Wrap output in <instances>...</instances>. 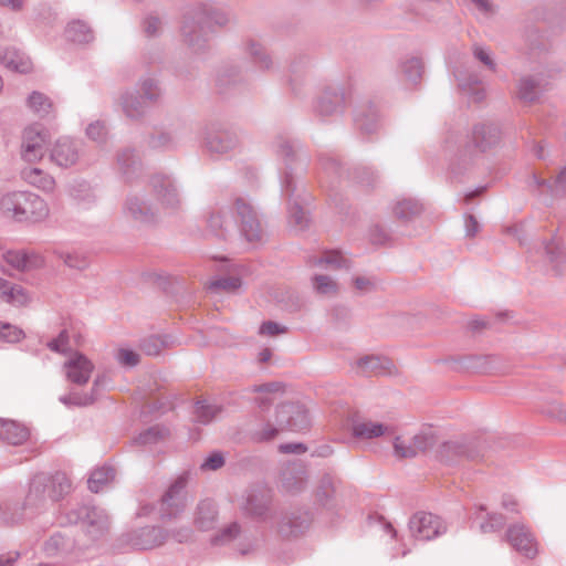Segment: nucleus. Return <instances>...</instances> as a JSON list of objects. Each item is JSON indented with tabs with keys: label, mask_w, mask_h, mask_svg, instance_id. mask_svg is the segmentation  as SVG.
<instances>
[{
	"label": "nucleus",
	"mask_w": 566,
	"mask_h": 566,
	"mask_svg": "<svg viewBox=\"0 0 566 566\" xmlns=\"http://www.w3.org/2000/svg\"><path fill=\"white\" fill-rule=\"evenodd\" d=\"M230 21L231 14L226 10L199 6L184 17L180 29L182 40L192 52H202L216 28H223Z\"/></svg>",
	"instance_id": "1"
},
{
	"label": "nucleus",
	"mask_w": 566,
	"mask_h": 566,
	"mask_svg": "<svg viewBox=\"0 0 566 566\" xmlns=\"http://www.w3.org/2000/svg\"><path fill=\"white\" fill-rule=\"evenodd\" d=\"M0 211L18 222L36 223L44 221L50 209L44 199L30 191H12L0 199Z\"/></svg>",
	"instance_id": "2"
},
{
	"label": "nucleus",
	"mask_w": 566,
	"mask_h": 566,
	"mask_svg": "<svg viewBox=\"0 0 566 566\" xmlns=\"http://www.w3.org/2000/svg\"><path fill=\"white\" fill-rule=\"evenodd\" d=\"M500 129L493 124H476L473 126L461 160L468 164L473 159L474 154L484 153L495 146L500 140Z\"/></svg>",
	"instance_id": "3"
},
{
	"label": "nucleus",
	"mask_w": 566,
	"mask_h": 566,
	"mask_svg": "<svg viewBox=\"0 0 566 566\" xmlns=\"http://www.w3.org/2000/svg\"><path fill=\"white\" fill-rule=\"evenodd\" d=\"M151 189L156 196L159 209L165 212H176L182 206V197L177 182L167 175H155L150 179Z\"/></svg>",
	"instance_id": "4"
},
{
	"label": "nucleus",
	"mask_w": 566,
	"mask_h": 566,
	"mask_svg": "<svg viewBox=\"0 0 566 566\" xmlns=\"http://www.w3.org/2000/svg\"><path fill=\"white\" fill-rule=\"evenodd\" d=\"M234 209L240 219L241 235L252 247L260 244L263 241L264 233L252 205L245 198L238 197L234 200Z\"/></svg>",
	"instance_id": "5"
},
{
	"label": "nucleus",
	"mask_w": 566,
	"mask_h": 566,
	"mask_svg": "<svg viewBox=\"0 0 566 566\" xmlns=\"http://www.w3.org/2000/svg\"><path fill=\"white\" fill-rule=\"evenodd\" d=\"M187 478L178 476L163 494L160 499V517L171 520L179 516L187 507L188 495L186 491Z\"/></svg>",
	"instance_id": "6"
},
{
	"label": "nucleus",
	"mask_w": 566,
	"mask_h": 566,
	"mask_svg": "<svg viewBox=\"0 0 566 566\" xmlns=\"http://www.w3.org/2000/svg\"><path fill=\"white\" fill-rule=\"evenodd\" d=\"M46 130L42 125L33 124L24 128L20 147L21 158L30 164L40 161L45 151Z\"/></svg>",
	"instance_id": "7"
},
{
	"label": "nucleus",
	"mask_w": 566,
	"mask_h": 566,
	"mask_svg": "<svg viewBox=\"0 0 566 566\" xmlns=\"http://www.w3.org/2000/svg\"><path fill=\"white\" fill-rule=\"evenodd\" d=\"M276 424L282 430L304 431L311 426V419L307 410L300 403L280 405L275 413Z\"/></svg>",
	"instance_id": "8"
},
{
	"label": "nucleus",
	"mask_w": 566,
	"mask_h": 566,
	"mask_svg": "<svg viewBox=\"0 0 566 566\" xmlns=\"http://www.w3.org/2000/svg\"><path fill=\"white\" fill-rule=\"evenodd\" d=\"M409 531L415 539L430 541L446 532V527L437 515L417 512L409 520Z\"/></svg>",
	"instance_id": "9"
},
{
	"label": "nucleus",
	"mask_w": 566,
	"mask_h": 566,
	"mask_svg": "<svg viewBox=\"0 0 566 566\" xmlns=\"http://www.w3.org/2000/svg\"><path fill=\"white\" fill-rule=\"evenodd\" d=\"M208 235L228 241L234 233L232 209L230 207L217 206L211 209L207 218Z\"/></svg>",
	"instance_id": "10"
},
{
	"label": "nucleus",
	"mask_w": 566,
	"mask_h": 566,
	"mask_svg": "<svg viewBox=\"0 0 566 566\" xmlns=\"http://www.w3.org/2000/svg\"><path fill=\"white\" fill-rule=\"evenodd\" d=\"M272 495L270 490L264 488H252L247 491L240 504L241 512L254 520H265L270 510Z\"/></svg>",
	"instance_id": "11"
},
{
	"label": "nucleus",
	"mask_w": 566,
	"mask_h": 566,
	"mask_svg": "<svg viewBox=\"0 0 566 566\" xmlns=\"http://www.w3.org/2000/svg\"><path fill=\"white\" fill-rule=\"evenodd\" d=\"M281 187L282 192L289 199L287 220L290 227H292L295 231L305 230L308 227L310 218L297 201H291L292 197H294L296 192V186L294 184L293 176L289 170L285 171Z\"/></svg>",
	"instance_id": "12"
},
{
	"label": "nucleus",
	"mask_w": 566,
	"mask_h": 566,
	"mask_svg": "<svg viewBox=\"0 0 566 566\" xmlns=\"http://www.w3.org/2000/svg\"><path fill=\"white\" fill-rule=\"evenodd\" d=\"M124 211L128 218L140 224L153 223L158 214V208L154 207L142 192L127 196Z\"/></svg>",
	"instance_id": "13"
},
{
	"label": "nucleus",
	"mask_w": 566,
	"mask_h": 566,
	"mask_svg": "<svg viewBox=\"0 0 566 566\" xmlns=\"http://www.w3.org/2000/svg\"><path fill=\"white\" fill-rule=\"evenodd\" d=\"M48 481L45 472H39L34 474L29 483L28 492L22 504V511H30L31 513H38L46 507L48 501V489L45 482Z\"/></svg>",
	"instance_id": "14"
},
{
	"label": "nucleus",
	"mask_w": 566,
	"mask_h": 566,
	"mask_svg": "<svg viewBox=\"0 0 566 566\" xmlns=\"http://www.w3.org/2000/svg\"><path fill=\"white\" fill-rule=\"evenodd\" d=\"M66 379L76 385H85L95 368L92 360L80 352H71L63 365Z\"/></svg>",
	"instance_id": "15"
},
{
	"label": "nucleus",
	"mask_w": 566,
	"mask_h": 566,
	"mask_svg": "<svg viewBox=\"0 0 566 566\" xmlns=\"http://www.w3.org/2000/svg\"><path fill=\"white\" fill-rule=\"evenodd\" d=\"M205 144L209 153L223 155L238 147L239 136L232 129L211 127L206 134Z\"/></svg>",
	"instance_id": "16"
},
{
	"label": "nucleus",
	"mask_w": 566,
	"mask_h": 566,
	"mask_svg": "<svg viewBox=\"0 0 566 566\" xmlns=\"http://www.w3.org/2000/svg\"><path fill=\"white\" fill-rule=\"evenodd\" d=\"M169 541L167 530L160 526H145L134 531L128 538V543L138 549H153L164 545Z\"/></svg>",
	"instance_id": "17"
},
{
	"label": "nucleus",
	"mask_w": 566,
	"mask_h": 566,
	"mask_svg": "<svg viewBox=\"0 0 566 566\" xmlns=\"http://www.w3.org/2000/svg\"><path fill=\"white\" fill-rule=\"evenodd\" d=\"M506 541L510 545L527 558H534L537 555V543L523 524H516L509 527L506 532Z\"/></svg>",
	"instance_id": "18"
},
{
	"label": "nucleus",
	"mask_w": 566,
	"mask_h": 566,
	"mask_svg": "<svg viewBox=\"0 0 566 566\" xmlns=\"http://www.w3.org/2000/svg\"><path fill=\"white\" fill-rule=\"evenodd\" d=\"M3 260L18 271H32L44 265V258L35 251L8 250L2 253Z\"/></svg>",
	"instance_id": "19"
},
{
	"label": "nucleus",
	"mask_w": 566,
	"mask_h": 566,
	"mask_svg": "<svg viewBox=\"0 0 566 566\" xmlns=\"http://www.w3.org/2000/svg\"><path fill=\"white\" fill-rule=\"evenodd\" d=\"M80 158V144L69 137L59 138L51 149V159L60 167H70Z\"/></svg>",
	"instance_id": "20"
},
{
	"label": "nucleus",
	"mask_w": 566,
	"mask_h": 566,
	"mask_svg": "<svg viewBox=\"0 0 566 566\" xmlns=\"http://www.w3.org/2000/svg\"><path fill=\"white\" fill-rule=\"evenodd\" d=\"M311 521L307 512L285 514L279 523V533L286 538L297 537L308 530Z\"/></svg>",
	"instance_id": "21"
},
{
	"label": "nucleus",
	"mask_w": 566,
	"mask_h": 566,
	"mask_svg": "<svg viewBox=\"0 0 566 566\" xmlns=\"http://www.w3.org/2000/svg\"><path fill=\"white\" fill-rule=\"evenodd\" d=\"M218 521V510L211 500H201L193 510L192 524L199 532H208L214 528Z\"/></svg>",
	"instance_id": "22"
},
{
	"label": "nucleus",
	"mask_w": 566,
	"mask_h": 566,
	"mask_svg": "<svg viewBox=\"0 0 566 566\" xmlns=\"http://www.w3.org/2000/svg\"><path fill=\"white\" fill-rule=\"evenodd\" d=\"M352 433L357 439L370 440L392 433V427L371 419H357L352 423Z\"/></svg>",
	"instance_id": "23"
},
{
	"label": "nucleus",
	"mask_w": 566,
	"mask_h": 566,
	"mask_svg": "<svg viewBox=\"0 0 566 566\" xmlns=\"http://www.w3.org/2000/svg\"><path fill=\"white\" fill-rule=\"evenodd\" d=\"M424 211L423 203L412 197H401L391 205V213L399 221L407 223L420 217Z\"/></svg>",
	"instance_id": "24"
},
{
	"label": "nucleus",
	"mask_w": 566,
	"mask_h": 566,
	"mask_svg": "<svg viewBox=\"0 0 566 566\" xmlns=\"http://www.w3.org/2000/svg\"><path fill=\"white\" fill-rule=\"evenodd\" d=\"M344 104V94L339 87L331 86L325 88L319 95L315 105V111L319 116H331L337 114Z\"/></svg>",
	"instance_id": "25"
},
{
	"label": "nucleus",
	"mask_w": 566,
	"mask_h": 566,
	"mask_svg": "<svg viewBox=\"0 0 566 566\" xmlns=\"http://www.w3.org/2000/svg\"><path fill=\"white\" fill-rule=\"evenodd\" d=\"M0 62L4 67L17 73H29L33 67L31 59L14 46L6 48L0 52Z\"/></svg>",
	"instance_id": "26"
},
{
	"label": "nucleus",
	"mask_w": 566,
	"mask_h": 566,
	"mask_svg": "<svg viewBox=\"0 0 566 566\" xmlns=\"http://www.w3.org/2000/svg\"><path fill=\"white\" fill-rule=\"evenodd\" d=\"M46 478L45 486L50 501L59 502L71 493L72 481L65 472L55 471L54 473H46Z\"/></svg>",
	"instance_id": "27"
},
{
	"label": "nucleus",
	"mask_w": 566,
	"mask_h": 566,
	"mask_svg": "<svg viewBox=\"0 0 566 566\" xmlns=\"http://www.w3.org/2000/svg\"><path fill=\"white\" fill-rule=\"evenodd\" d=\"M119 104L125 115L139 119L146 115L149 103L137 91H126L119 97Z\"/></svg>",
	"instance_id": "28"
},
{
	"label": "nucleus",
	"mask_w": 566,
	"mask_h": 566,
	"mask_svg": "<svg viewBox=\"0 0 566 566\" xmlns=\"http://www.w3.org/2000/svg\"><path fill=\"white\" fill-rule=\"evenodd\" d=\"M0 300L12 306L20 307L31 302V295L23 286L0 277Z\"/></svg>",
	"instance_id": "29"
},
{
	"label": "nucleus",
	"mask_w": 566,
	"mask_h": 566,
	"mask_svg": "<svg viewBox=\"0 0 566 566\" xmlns=\"http://www.w3.org/2000/svg\"><path fill=\"white\" fill-rule=\"evenodd\" d=\"M29 429L17 421L0 418V440L12 444L20 446L29 439Z\"/></svg>",
	"instance_id": "30"
},
{
	"label": "nucleus",
	"mask_w": 566,
	"mask_h": 566,
	"mask_svg": "<svg viewBox=\"0 0 566 566\" xmlns=\"http://www.w3.org/2000/svg\"><path fill=\"white\" fill-rule=\"evenodd\" d=\"M20 175L27 184L42 191L52 192L55 188L54 178L40 168L25 167Z\"/></svg>",
	"instance_id": "31"
},
{
	"label": "nucleus",
	"mask_w": 566,
	"mask_h": 566,
	"mask_svg": "<svg viewBox=\"0 0 566 566\" xmlns=\"http://www.w3.org/2000/svg\"><path fill=\"white\" fill-rule=\"evenodd\" d=\"M102 385V379L98 377L93 385V388L90 394H84L80 391H70L66 395H63L59 398V400L67 406V407H86L93 405L98 397V388Z\"/></svg>",
	"instance_id": "32"
},
{
	"label": "nucleus",
	"mask_w": 566,
	"mask_h": 566,
	"mask_svg": "<svg viewBox=\"0 0 566 566\" xmlns=\"http://www.w3.org/2000/svg\"><path fill=\"white\" fill-rule=\"evenodd\" d=\"M306 483L307 476L301 467H287L282 473V486L286 492H300L306 486Z\"/></svg>",
	"instance_id": "33"
},
{
	"label": "nucleus",
	"mask_w": 566,
	"mask_h": 566,
	"mask_svg": "<svg viewBox=\"0 0 566 566\" xmlns=\"http://www.w3.org/2000/svg\"><path fill=\"white\" fill-rule=\"evenodd\" d=\"M438 457L441 461L452 462L457 458L465 457L473 459L474 455L469 450L468 446L459 441H447L443 442L438 450Z\"/></svg>",
	"instance_id": "34"
},
{
	"label": "nucleus",
	"mask_w": 566,
	"mask_h": 566,
	"mask_svg": "<svg viewBox=\"0 0 566 566\" xmlns=\"http://www.w3.org/2000/svg\"><path fill=\"white\" fill-rule=\"evenodd\" d=\"M65 36L67 40L81 44L93 41L94 33L86 22L74 20L66 25Z\"/></svg>",
	"instance_id": "35"
},
{
	"label": "nucleus",
	"mask_w": 566,
	"mask_h": 566,
	"mask_svg": "<svg viewBox=\"0 0 566 566\" xmlns=\"http://www.w3.org/2000/svg\"><path fill=\"white\" fill-rule=\"evenodd\" d=\"M312 287L317 295L326 298L335 297L339 292L338 283L325 274H315L312 277Z\"/></svg>",
	"instance_id": "36"
},
{
	"label": "nucleus",
	"mask_w": 566,
	"mask_h": 566,
	"mask_svg": "<svg viewBox=\"0 0 566 566\" xmlns=\"http://www.w3.org/2000/svg\"><path fill=\"white\" fill-rule=\"evenodd\" d=\"M139 94L149 103H157L161 95L159 81L153 75H145L138 82Z\"/></svg>",
	"instance_id": "37"
},
{
	"label": "nucleus",
	"mask_w": 566,
	"mask_h": 566,
	"mask_svg": "<svg viewBox=\"0 0 566 566\" xmlns=\"http://www.w3.org/2000/svg\"><path fill=\"white\" fill-rule=\"evenodd\" d=\"M539 81L532 75L523 76L517 86V96L520 99L532 103L538 98L539 95Z\"/></svg>",
	"instance_id": "38"
},
{
	"label": "nucleus",
	"mask_w": 566,
	"mask_h": 566,
	"mask_svg": "<svg viewBox=\"0 0 566 566\" xmlns=\"http://www.w3.org/2000/svg\"><path fill=\"white\" fill-rule=\"evenodd\" d=\"M27 106L32 113L40 117L48 116L53 108L50 97L38 91H34L29 95Z\"/></svg>",
	"instance_id": "39"
},
{
	"label": "nucleus",
	"mask_w": 566,
	"mask_h": 566,
	"mask_svg": "<svg viewBox=\"0 0 566 566\" xmlns=\"http://www.w3.org/2000/svg\"><path fill=\"white\" fill-rule=\"evenodd\" d=\"M174 344V340L170 336H149L144 338L140 342V349L148 356H157L161 353V350L166 347H169Z\"/></svg>",
	"instance_id": "40"
},
{
	"label": "nucleus",
	"mask_w": 566,
	"mask_h": 566,
	"mask_svg": "<svg viewBox=\"0 0 566 566\" xmlns=\"http://www.w3.org/2000/svg\"><path fill=\"white\" fill-rule=\"evenodd\" d=\"M314 264L326 270L348 269L350 266V260L338 251H329L316 259Z\"/></svg>",
	"instance_id": "41"
},
{
	"label": "nucleus",
	"mask_w": 566,
	"mask_h": 566,
	"mask_svg": "<svg viewBox=\"0 0 566 566\" xmlns=\"http://www.w3.org/2000/svg\"><path fill=\"white\" fill-rule=\"evenodd\" d=\"M148 145L155 150H170L178 146V134L163 132L149 138Z\"/></svg>",
	"instance_id": "42"
},
{
	"label": "nucleus",
	"mask_w": 566,
	"mask_h": 566,
	"mask_svg": "<svg viewBox=\"0 0 566 566\" xmlns=\"http://www.w3.org/2000/svg\"><path fill=\"white\" fill-rule=\"evenodd\" d=\"M221 412V407L210 405L206 401H198L195 406V420L202 424L210 423Z\"/></svg>",
	"instance_id": "43"
},
{
	"label": "nucleus",
	"mask_w": 566,
	"mask_h": 566,
	"mask_svg": "<svg viewBox=\"0 0 566 566\" xmlns=\"http://www.w3.org/2000/svg\"><path fill=\"white\" fill-rule=\"evenodd\" d=\"M247 51L250 56L253 59V62L261 70H270L272 66V59L265 51V49L255 41H249L247 45Z\"/></svg>",
	"instance_id": "44"
},
{
	"label": "nucleus",
	"mask_w": 566,
	"mask_h": 566,
	"mask_svg": "<svg viewBox=\"0 0 566 566\" xmlns=\"http://www.w3.org/2000/svg\"><path fill=\"white\" fill-rule=\"evenodd\" d=\"M55 253L69 268L83 270L88 265L86 255L80 251H56Z\"/></svg>",
	"instance_id": "45"
},
{
	"label": "nucleus",
	"mask_w": 566,
	"mask_h": 566,
	"mask_svg": "<svg viewBox=\"0 0 566 566\" xmlns=\"http://www.w3.org/2000/svg\"><path fill=\"white\" fill-rule=\"evenodd\" d=\"M168 431L159 426H154L140 432L136 442L140 446H153L161 441Z\"/></svg>",
	"instance_id": "46"
},
{
	"label": "nucleus",
	"mask_w": 566,
	"mask_h": 566,
	"mask_svg": "<svg viewBox=\"0 0 566 566\" xmlns=\"http://www.w3.org/2000/svg\"><path fill=\"white\" fill-rule=\"evenodd\" d=\"M401 71L407 81L416 83L423 72L422 61L418 57H411L401 64Z\"/></svg>",
	"instance_id": "47"
},
{
	"label": "nucleus",
	"mask_w": 566,
	"mask_h": 566,
	"mask_svg": "<svg viewBox=\"0 0 566 566\" xmlns=\"http://www.w3.org/2000/svg\"><path fill=\"white\" fill-rule=\"evenodd\" d=\"M275 154L285 164L286 169H290L296 154L294 145L287 139L279 138L275 142Z\"/></svg>",
	"instance_id": "48"
},
{
	"label": "nucleus",
	"mask_w": 566,
	"mask_h": 566,
	"mask_svg": "<svg viewBox=\"0 0 566 566\" xmlns=\"http://www.w3.org/2000/svg\"><path fill=\"white\" fill-rule=\"evenodd\" d=\"M437 441V436L431 430L422 431L412 438L418 454L431 450Z\"/></svg>",
	"instance_id": "49"
},
{
	"label": "nucleus",
	"mask_w": 566,
	"mask_h": 566,
	"mask_svg": "<svg viewBox=\"0 0 566 566\" xmlns=\"http://www.w3.org/2000/svg\"><path fill=\"white\" fill-rule=\"evenodd\" d=\"M394 453L395 457L399 459L415 458L418 455L412 439L407 441L400 437H396L394 440Z\"/></svg>",
	"instance_id": "50"
},
{
	"label": "nucleus",
	"mask_w": 566,
	"mask_h": 566,
	"mask_svg": "<svg viewBox=\"0 0 566 566\" xmlns=\"http://www.w3.org/2000/svg\"><path fill=\"white\" fill-rule=\"evenodd\" d=\"M87 486L90 491L98 493L104 491L106 488V469L105 467H98L94 469L87 480Z\"/></svg>",
	"instance_id": "51"
},
{
	"label": "nucleus",
	"mask_w": 566,
	"mask_h": 566,
	"mask_svg": "<svg viewBox=\"0 0 566 566\" xmlns=\"http://www.w3.org/2000/svg\"><path fill=\"white\" fill-rule=\"evenodd\" d=\"M169 534V539H172L179 544H187L195 541V532L188 525L176 526L171 530H167Z\"/></svg>",
	"instance_id": "52"
},
{
	"label": "nucleus",
	"mask_w": 566,
	"mask_h": 566,
	"mask_svg": "<svg viewBox=\"0 0 566 566\" xmlns=\"http://www.w3.org/2000/svg\"><path fill=\"white\" fill-rule=\"evenodd\" d=\"M240 286L241 280L234 276L220 277L209 283V290L211 291L223 290L227 292H234Z\"/></svg>",
	"instance_id": "53"
},
{
	"label": "nucleus",
	"mask_w": 566,
	"mask_h": 566,
	"mask_svg": "<svg viewBox=\"0 0 566 566\" xmlns=\"http://www.w3.org/2000/svg\"><path fill=\"white\" fill-rule=\"evenodd\" d=\"M24 337L21 328L8 323H0V339L8 343H17Z\"/></svg>",
	"instance_id": "54"
},
{
	"label": "nucleus",
	"mask_w": 566,
	"mask_h": 566,
	"mask_svg": "<svg viewBox=\"0 0 566 566\" xmlns=\"http://www.w3.org/2000/svg\"><path fill=\"white\" fill-rule=\"evenodd\" d=\"M357 368L361 374L368 375L371 373H377L379 369H381L382 363L379 357L366 356L357 361Z\"/></svg>",
	"instance_id": "55"
},
{
	"label": "nucleus",
	"mask_w": 566,
	"mask_h": 566,
	"mask_svg": "<svg viewBox=\"0 0 566 566\" xmlns=\"http://www.w3.org/2000/svg\"><path fill=\"white\" fill-rule=\"evenodd\" d=\"M473 56L479 60L484 66H486L489 70L495 72L496 71V64L491 55V52L485 46L474 44L472 48Z\"/></svg>",
	"instance_id": "56"
},
{
	"label": "nucleus",
	"mask_w": 566,
	"mask_h": 566,
	"mask_svg": "<svg viewBox=\"0 0 566 566\" xmlns=\"http://www.w3.org/2000/svg\"><path fill=\"white\" fill-rule=\"evenodd\" d=\"M46 346L52 352L66 354L70 350L69 333L65 329L62 331L56 338L48 342Z\"/></svg>",
	"instance_id": "57"
},
{
	"label": "nucleus",
	"mask_w": 566,
	"mask_h": 566,
	"mask_svg": "<svg viewBox=\"0 0 566 566\" xmlns=\"http://www.w3.org/2000/svg\"><path fill=\"white\" fill-rule=\"evenodd\" d=\"M241 532V527L237 522L229 524L218 535L214 536L213 543L224 544L231 542L238 537Z\"/></svg>",
	"instance_id": "58"
},
{
	"label": "nucleus",
	"mask_w": 566,
	"mask_h": 566,
	"mask_svg": "<svg viewBox=\"0 0 566 566\" xmlns=\"http://www.w3.org/2000/svg\"><path fill=\"white\" fill-rule=\"evenodd\" d=\"M356 125L361 132L370 134L377 128V116L373 112L370 116L364 115L363 113H357L355 117Z\"/></svg>",
	"instance_id": "59"
},
{
	"label": "nucleus",
	"mask_w": 566,
	"mask_h": 566,
	"mask_svg": "<svg viewBox=\"0 0 566 566\" xmlns=\"http://www.w3.org/2000/svg\"><path fill=\"white\" fill-rule=\"evenodd\" d=\"M334 480L329 474H324L317 486V497L319 501H326L334 494Z\"/></svg>",
	"instance_id": "60"
},
{
	"label": "nucleus",
	"mask_w": 566,
	"mask_h": 566,
	"mask_svg": "<svg viewBox=\"0 0 566 566\" xmlns=\"http://www.w3.org/2000/svg\"><path fill=\"white\" fill-rule=\"evenodd\" d=\"M64 537L60 533H55L44 543L43 549L49 556H54L64 548Z\"/></svg>",
	"instance_id": "61"
},
{
	"label": "nucleus",
	"mask_w": 566,
	"mask_h": 566,
	"mask_svg": "<svg viewBox=\"0 0 566 566\" xmlns=\"http://www.w3.org/2000/svg\"><path fill=\"white\" fill-rule=\"evenodd\" d=\"M116 358L125 367H135L139 363V355L128 348H120L116 354Z\"/></svg>",
	"instance_id": "62"
},
{
	"label": "nucleus",
	"mask_w": 566,
	"mask_h": 566,
	"mask_svg": "<svg viewBox=\"0 0 566 566\" xmlns=\"http://www.w3.org/2000/svg\"><path fill=\"white\" fill-rule=\"evenodd\" d=\"M23 512H18L13 506L7 505L0 514V521L7 525H14L23 520Z\"/></svg>",
	"instance_id": "63"
},
{
	"label": "nucleus",
	"mask_w": 566,
	"mask_h": 566,
	"mask_svg": "<svg viewBox=\"0 0 566 566\" xmlns=\"http://www.w3.org/2000/svg\"><path fill=\"white\" fill-rule=\"evenodd\" d=\"M505 523L504 516L501 514H490L488 521L480 524L482 533L499 531Z\"/></svg>",
	"instance_id": "64"
}]
</instances>
